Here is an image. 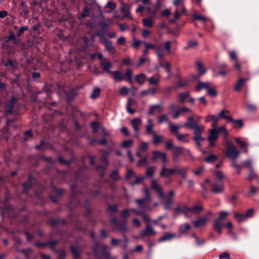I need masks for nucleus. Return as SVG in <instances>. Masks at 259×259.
<instances>
[{
  "label": "nucleus",
  "instance_id": "obj_50",
  "mask_svg": "<svg viewBox=\"0 0 259 259\" xmlns=\"http://www.w3.org/2000/svg\"><path fill=\"white\" fill-rule=\"evenodd\" d=\"M137 165L138 166H147L148 165V160L146 157H144V158L141 159L137 163Z\"/></svg>",
  "mask_w": 259,
  "mask_h": 259
},
{
  "label": "nucleus",
  "instance_id": "obj_42",
  "mask_svg": "<svg viewBox=\"0 0 259 259\" xmlns=\"http://www.w3.org/2000/svg\"><path fill=\"white\" fill-rule=\"evenodd\" d=\"M234 216L237 220L239 223L243 222L246 219L245 214L243 215L237 212H234Z\"/></svg>",
  "mask_w": 259,
  "mask_h": 259
},
{
  "label": "nucleus",
  "instance_id": "obj_21",
  "mask_svg": "<svg viewBox=\"0 0 259 259\" xmlns=\"http://www.w3.org/2000/svg\"><path fill=\"white\" fill-rule=\"evenodd\" d=\"M154 124L153 123V121L151 119H148L147 120V125L146 126V131L147 134L148 135H152L153 133L155 132L154 131Z\"/></svg>",
  "mask_w": 259,
  "mask_h": 259
},
{
  "label": "nucleus",
  "instance_id": "obj_17",
  "mask_svg": "<svg viewBox=\"0 0 259 259\" xmlns=\"http://www.w3.org/2000/svg\"><path fill=\"white\" fill-rule=\"evenodd\" d=\"M174 153L172 154L173 159L177 161L181 154H184V148L182 147H174Z\"/></svg>",
  "mask_w": 259,
  "mask_h": 259
},
{
  "label": "nucleus",
  "instance_id": "obj_2",
  "mask_svg": "<svg viewBox=\"0 0 259 259\" xmlns=\"http://www.w3.org/2000/svg\"><path fill=\"white\" fill-rule=\"evenodd\" d=\"M226 156L232 160H236L240 154V151L236 149L235 145L229 140L226 141Z\"/></svg>",
  "mask_w": 259,
  "mask_h": 259
},
{
  "label": "nucleus",
  "instance_id": "obj_10",
  "mask_svg": "<svg viewBox=\"0 0 259 259\" xmlns=\"http://www.w3.org/2000/svg\"><path fill=\"white\" fill-rule=\"evenodd\" d=\"M153 156L152 158L153 161H155L157 158H160L164 163L167 162V159L165 153L161 152L159 151H154L153 152Z\"/></svg>",
  "mask_w": 259,
  "mask_h": 259
},
{
  "label": "nucleus",
  "instance_id": "obj_55",
  "mask_svg": "<svg viewBox=\"0 0 259 259\" xmlns=\"http://www.w3.org/2000/svg\"><path fill=\"white\" fill-rule=\"evenodd\" d=\"M167 116L165 114H161L158 117V121L159 123H162L167 121Z\"/></svg>",
  "mask_w": 259,
  "mask_h": 259
},
{
  "label": "nucleus",
  "instance_id": "obj_48",
  "mask_svg": "<svg viewBox=\"0 0 259 259\" xmlns=\"http://www.w3.org/2000/svg\"><path fill=\"white\" fill-rule=\"evenodd\" d=\"M252 161L250 159H247L243 162V165L246 168H247L248 169V170L253 169V167L252 166Z\"/></svg>",
  "mask_w": 259,
  "mask_h": 259
},
{
  "label": "nucleus",
  "instance_id": "obj_38",
  "mask_svg": "<svg viewBox=\"0 0 259 259\" xmlns=\"http://www.w3.org/2000/svg\"><path fill=\"white\" fill-rule=\"evenodd\" d=\"M152 136L153 138V142L154 144H158L161 142L163 139V137L161 136L157 135L156 133H153Z\"/></svg>",
  "mask_w": 259,
  "mask_h": 259
},
{
  "label": "nucleus",
  "instance_id": "obj_37",
  "mask_svg": "<svg viewBox=\"0 0 259 259\" xmlns=\"http://www.w3.org/2000/svg\"><path fill=\"white\" fill-rule=\"evenodd\" d=\"M153 17H150L149 18H144L143 20V26L144 27H151L153 25Z\"/></svg>",
  "mask_w": 259,
  "mask_h": 259
},
{
  "label": "nucleus",
  "instance_id": "obj_15",
  "mask_svg": "<svg viewBox=\"0 0 259 259\" xmlns=\"http://www.w3.org/2000/svg\"><path fill=\"white\" fill-rule=\"evenodd\" d=\"M224 186L222 182L215 183L212 185L211 191L214 193H221L223 192Z\"/></svg>",
  "mask_w": 259,
  "mask_h": 259
},
{
  "label": "nucleus",
  "instance_id": "obj_53",
  "mask_svg": "<svg viewBox=\"0 0 259 259\" xmlns=\"http://www.w3.org/2000/svg\"><path fill=\"white\" fill-rule=\"evenodd\" d=\"M198 45V42L196 41H190L187 47H186V49H193L196 47Z\"/></svg>",
  "mask_w": 259,
  "mask_h": 259
},
{
  "label": "nucleus",
  "instance_id": "obj_33",
  "mask_svg": "<svg viewBox=\"0 0 259 259\" xmlns=\"http://www.w3.org/2000/svg\"><path fill=\"white\" fill-rule=\"evenodd\" d=\"M210 84L211 83L208 82H199L196 87V90L197 91H200L202 89H205L206 90H207V89L208 88Z\"/></svg>",
  "mask_w": 259,
  "mask_h": 259
},
{
  "label": "nucleus",
  "instance_id": "obj_8",
  "mask_svg": "<svg viewBox=\"0 0 259 259\" xmlns=\"http://www.w3.org/2000/svg\"><path fill=\"white\" fill-rule=\"evenodd\" d=\"M209 219L207 217H202L197 219L196 221L193 222L195 227L200 228L205 226L209 222Z\"/></svg>",
  "mask_w": 259,
  "mask_h": 259
},
{
  "label": "nucleus",
  "instance_id": "obj_28",
  "mask_svg": "<svg viewBox=\"0 0 259 259\" xmlns=\"http://www.w3.org/2000/svg\"><path fill=\"white\" fill-rule=\"evenodd\" d=\"M176 237L175 234H171L168 232L165 233L163 236L161 237L159 240L158 241L159 242H164L166 240H170L173 238H175Z\"/></svg>",
  "mask_w": 259,
  "mask_h": 259
},
{
  "label": "nucleus",
  "instance_id": "obj_63",
  "mask_svg": "<svg viewBox=\"0 0 259 259\" xmlns=\"http://www.w3.org/2000/svg\"><path fill=\"white\" fill-rule=\"evenodd\" d=\"M229 54H230V59L233 61V63L234 62L238 61L235 52L232 51V52H230Z\"/></svg>",
  "mask_w": 259,
  "mask_h": 259
},
{
  "label": "nucleus",
  "instance_id": "obj_18",
  "mask_svg": "<svg viewBox=\"0 0 259 259\" xmlns=\"http://www.w3.org/2000/svg\"><path fill=\"white\" fill-rule=\"evenodd\" d=\"M100 64L105 72L109 74L111 73L112 71H110V69L112 67V64L110 61H108L107 59H105L104 61L100 62Z\"/></svg>",
  "mask_w": 259,
  "mask_h": 259
},
{
  "label": "nucleus",
  "instance_id": "obj_46",
  "mask_svg": "<svg viewBox=\"0 0 259 259\" xmlns=\"http://www.w3.org/2000/svg\"><path fill=\"white\" fill-rule=\"evenodd\" d=\"M196 65L197 70L200 73V75L204 74L206 73V70L203 68V65L200 62L197 61L196 63Z\"/></svg>",
  "mask_w": 259,
  "mask_h": 259
},
{
  "label": "nucleus",
  "instance_id": "obj_32",
  "mask_svg": "<svg viewBox=\"0 0 259 259\" xmlns=\"http://www.w3.org/2000/svg\"><path fill=\"white\" fill-rule=\"evenodd\" d=\"M156 92V90L155 88H149L146 90H143L141 92V97H144L148 95H154Z\"/></svg>",
  "mask_w": 259,
  "mask_h": 259
},
{
  "label": "nucleus",
  "instance_id": "obj_59",
  "mask_svg": "<svg viewBox=\"0 0 259 259\" xmlns=\"http://www.w3.org/2000/svg\"><path fill=\"white\" fill-rule=\"evenodd\" d=\"M189 92H185V93H181L179 94V97L181 98V102L184 103L185 101V100L186 98L189 97Z\"/></svg>",
  "mask_w": 259,
  "mask_h": 259
},
{
  "label": "nucleus",
  "instance_id": "obj_5",
  "mask_svg": "<svg viewBox=\"0 0 259 259\" xmlns=\"http://www.w3.org/2000/svg\"><path fill=\"white\" fill-rule=\"evenodd\" d=\"M192 129H193L194 131L193 139H196L197 140H198V139H202V138H204L201 136V134L204 130V125H203L202 124H198L193 126Z\"/></svg>",
  "mask_w": 259,
  "mask_h": 259
},
{
  "label": "nucleus",
  "instance_id": "obj_44",
  "mask_svg": "<svg viewBox=\"0 0 259 259\" xmlns=\"http://www.w3.org/2000/svg\"><path fill=\"white\" fill-rule=\"evenodd\" d=\"M218 158L217 155L214 154H210L208 157L204 159V161L208 163H212L216 160Z\"/></svg>",
  "mask_w": 259,
  "mask_h": 259
},
{
  "label": "nucleus",
  "instance_id": "obj_30",
  "mask_svg": "<svg viewBox=\"0 0 259 259\" xmlns=\"http://www.w3.org/2000/svg\"><path fill=\"white\" fill-rule=\"evenodd\" d=\"M2 47L4 49L7 51V54L8 55L13 54L15 53V51L12 48V46L8 44V40L5 41Z\"/></svg>",
  "mask_w": 259,
  "mask_h": 259
},
{
  "label": "nucleus",
  "instance_id": "obj_3",
  "mask_svg": "<svg viewBox=\"0 0 259 259\" xmlns=\"http://www.w3.org/2000/svg\"><path fill=\"white\" fill-rule=\"evenodd\" d=\"M145 198L143 199H136L135 201L138 204L139 207L144 210H150L152 207L149 206L148 204L151 200L150 193L148 189L146 187L144 190Z\"/></svg>",
  "mask_w": 259,
  "mask_h": 259
},
{
  "label": "nucleus",
  "instance_id": "obj_6",
  "mask_svg": "<svg viewBox=\"0 0 259 259\" xmlns=\"http://www.w3.org/2000/svg\"><path fill=\"white\" fill-rule=\"evenodd\" d=\"M132 127L135 131V136L136 137H139V126L142 123V120L140 118H135L131 121Z\"/></svg>",
  "mask_w": 259,
  "mask_h": 259
},
{
  "label": "nucleus",
  "instance_id": "obj_25",
  "mask_svg": "<svg viewBox=\"0 0 259 259\" xmlns=\"http://www.w3.org/2000/svg\"><path fill=\"white\" fill-rule=\"evenodd\" d=\"M156 110L158 113H161L163 110V107L161 105H154L150 107V109L148 111L150 115L154 114V111Z\"/></svg>",
  "mask_w": 259,
  "mask_h": 259
},
{
  "label": "nucleus",
  "instance_id": "obj_39",
  "mask_svg": "<svg viewBox=\"0 0 259 259\" xmlns=\"http://www.w3.org/2000/svg\"><path fill=\"white\" fill-rule=\"evenodd\" d=\"M235 140L236 142L240 145V147H241V148L245 147V149L244 150V152L245 153H247L248 152V149L247 148V146H248L247 144L245 142L241 140V139L239 138H236L235 139Z\"/></svg>",
  "mask_w": 259,
  "mask_h": 259
},
{
  "label": "nucleus",
  "instance_id": "obj_58",
  "mask_svg": "<svg viewBox=\"0 0 259 259\" xmlns=\"http://www.w3.org/2000/svg\"><path fill=\"white\" fill-rule=\"evenodd\" d=\"M147 10L149 14L151 17H154V16L156 14L158 8L156 9H153L150 7H147Z\"/></svg>",
  "mask_w": 259,
  "mask_h": 259
},
{
  "label": "nucleus",
  "instance_id": "obj_1",
  "mask_svg": "<svg viewBox=\"0 0 259 259\" xmlns=\"http://www.w3.org/2000/svg\"><path fill=\"white\" fill-rule=\"evenodd\" d=\"M108 246L104 244L100 245L96 242L93 247L94 255L98 259H110L109 252L107 250Z\"/></svg>",
  "mask_w": 259,
  "mask_h": 259
},
{
  "label": "nucleus",
  "instance_id": "obj_19",
  "mask_svg": "<svg viewBox=\"0 0 259 259\" xmlns=\"http://www.w3.org/2000/svg\"><path fill=\"white\" fill-rule=\"evenodd\" d=\"M197 121L195 120L193 116H190L188 117L187 122H185L184 126L187 128H192L193 126L198 124Z\"/></svg>",
  "mask_w": 259,
  "mask_h": 259
},
{
  "label": "nucleus",
  "instance_id": "obj_36",
  "mask_svg": "<svg viewBox=\"0 0 259 259\" xmlns=\"http://www.w3.org/2000/svg\"><path fill=\"white\" fill-rule=\"evenodd\" d=\"M156 54L159 60H162L163 59L164 54L162 52V47L161 45L156 46L155 49Z\"/></svg>",
  "mask_w": 259,
  "mask_h": 259
},
{
  "label": "nucleus",
  "instance_id": "obj_56",
  "mask_svg": "<svg viewBox=\"0 0 259 259\" xmlns=\"http://www.w3.org/2000/svg\"><path fill=\"white\" fill-rule=\"evenodd\" d=\"M257 177V175L254 172L253 169L249 170V172L247 176V179L250 181L252 180L253 179Z\"/></svg>",
  "mask_w": 259,
  "mask_h": 259
},
{
  "label": "nucleus",
  "instance_id": "obj_41",
  "mask_svg": "<svg viewBox=\"0 0 259 259\" xmlns=\"http://www.w3.org/2000/svg\"><path fill=\"white\" fill-rule=\"evenodd\" d=\"M207 93L211 97H215L217 95L215 89L212 87L211 84L206 90Z\"/></svg>",
  "mask_w": 259,
  "mask_h": 259
},
{
  "label": "nucleus",
  "instance_id": "obj_27",
  "mask_svg": "<svg viewBox=\"0 0 259 259\" xmlns=\"http://www.w3.org/2000/svg\"><path fill=\"white\" fill-rule=\"evenodd\" d=\"M247 78H243L242 77L239 78L235 85L234 90L236 91H239L242 85L247 80Z\"/></svg>",
  "mask_w": 259,
  "mask_h": 259
},
{
  "label": "nucleus",
  "instance_id": "obj_64",
  "mask_svg": "<svg viewBox=\"0 0 259 259\" xmlns=\"http://www.w3.org/2000/svg\"><path fill=\"white\" fill-rule=\"evenodd\" d=\"M230 254L227 252H224L220 254L219 259H230Z\"/></svg>",
  "mask_w": 259,
  "mask_h": 259
},
{
  "label": "nucleus",
  "instance_id": "obj_12",
  "mask_svg": "<svg viewBox=\"0 0 259 259\" xmlns=\"http://www.w3.org/2000/svg\"><path fill=\"white\" fill-rule=\"evenodd\" d=\"M186 13V9L185 7H183V9L181 11H179L178 9H176L174 13L175 18L174 19H169V22L171 24L176 23L177 21L180 18L182 15L185 14Z\"/></svg>",
  "mask_w": 259,
  "mask_h": 259
},
{
  "label": "nucleus",
  "instance_id": "obj_47",
  "mask_svg": "<svg viewBox=\"0 0 259 259\" xmlns=\"http://www.w3.org/2000/svg\"><path fill=\"white\" fill-rule=\"evenodd\" d=\"M189 136V135L187 134H177V137L179 141L184 142H188V140L187 139V138Z\"/></svg>",
  "mask_w": 259,
  "mask_h": 259
},
{
  "label": "nucleus",
  "instance_id": "obj_57",
  "mask_svg": "<svg viewBox=\"0 0 259 259\" xmlns=\"http://www.w3.org/2000/svg\"><path fill=\"white\" fill-rule=\"evenodd\" d=\"M172 204V199H167L164 203V206L165 209H169L171 208Z\"/></svg>",
  "mask_w": 259,
  "mask_h": 259
},
{
  "label": "nucleus",
  "instance_id": "obj_49",
  "mask_svg": "<svg viewBox=\"0 0 259 259\" xmlns=\"http://www.w3.org/2000/svg\"><path fill=\"white\" fill-rule=\"evenodd\" d=\"M156 167L154 166H151L148 168L146 172V175L147 177H151L154 174Z\"/></svg>",
  "mask_w": 259,
  "mask_h": 259
},
{
  "label": "nucleus",
  "instance_id": "obj_16",
  "mask_svg": "<svg viewBox=\"0 0 259 259\" xmlns=\"http://www.w3.org/2000/svg\"><path fill=\"white\" fill-rule=\"evenodd\" d=\"M203 207L199 205H194L192 207H187L188 217L192 214H197L202 210Z\"/></svg>",
  "mask_w": 259,
  "mask_h": 259
},
{
  "label": "nucleus",
  "instance_id": "obj_23",
  "mask_svg": "<svg viewBox=\"0 0 259 259\" xmlns=\"http://www.w3.org/2000/svg\"><path fill=\"white\" fill-rule=\"evenodd\" d=\"M105 46V49L107 51L113 53L115 52V49L113 46L112 45L111 41L108 40L106 38H104L103 41Z\"/></svg>",
  "mask_w": 259,
  "mask_h": 259
},
{
  "label": "nucleus",
  "instance_id": "obj_45",
  "mask_svg": "<svg viewBox=\"0 0 259 259\" xmlns=\"http://www.w3.org/2000/svg\"><path fill=\"white\" fill-rule=\"evenodd\" d=\"M168 125L170 128V131L171 133L176 134H178V131L180 128V126L175 124H172L171 122L168 123Z\"/></svg>",
  "mask_w": 259,
  "mask_h": 259
},
{
  "label": "nucleus",
  "instance_id": "obj_35",
  "mask_svg": "<svg viewBox=\"0 0 259 259\" xmlns=\"http://www.w3.org/2000/svg\"><path fill=\"white\" fill-rule=\"evenodd\" d=\"M148 80L150 85H157L160 82V76L159 75L152 76L149 78Z\"/></svg>",
  "mask_w": 259,
  "mask_h": 259
},
{
  "label": "nucleus",
  "instance_id": "obj_7",
  "mask_svg": "<svg viewBox=\"0 0 259 259\" xmlns=\"http://www.w3.org/2000/svg\"><path fill=\"white\" fill-rule=\"evenodd\" d=\"M131 6L124 3H121L120 10L124 14V17L129 19H132V16L130 13V10L131 9Z\"/></svg>",
  "mask_w": 259,
  "mask_h": 259
},
{
  "label": "nucleus",
  "instance_id": "obj_29",
  "mask_svg": "<svg viewBox=\"0 0 259 259\" xmlns=\"http://www.w3.org/2000/svg\"><path fill=\"white\" fill-rule=\"evenodd\" d=\"M218 138V134L217 129H210L209 135L207 138L208 141H215Z\"/></svg>",
  "mask_w": 259,
  "mask_h": 259
},
{
  "label": "nucleus",
  "instance_id": "obj_40",
  "mask_svg": "<svg viewBox=\"0 0 259 259\" xmlns=\"http://www.w3.org/2000/svg\"><path fill=\"white\" fill-rule=\"evenodd\" d=\"M100 95V89L98 87L94 88L92 94L91 95V98L93 99H96L99 97Z\"/></svg>",
  "mask_w": 259,
  "mask_h": 259
},
{
  "label": "nucleus",
  "instance_id": "obj_24",
  "mask_svg": "<svg viewBox=\"0 0 259 259\" xmlns=\"http://www.w3.org/2000/svg\"><path fill=\"white\" fill-rule=\"evenodd\" d=\"M187 207L177 206L174 210V214L177 216L180 213H183L186 217H188Z\"/></svg>",
  "mask_w": 259,
  "mask_h": 259
},
{
  "label": "nucleus",
  "instance_id": "obj_11",
  "mask_svg": "<svg viewBox=\"0 0 259 259\" xmlns=\"http://www.w3.org/2000/svg\"><path fill=\"white\" fill-rule=\"evenodd\" d=\"M175 174L174 167L172 168H167L165 165H163L160 172V176L168 178L169 176Z\"/></svg>",
  "mask_w": 259,
  "mask_h": 259
},
{
  "label": "nucleus",
  "instance_id": "obj_43",
  "mask_svg": "<svg viewBox=\"0 0 259 259\" xmlns=\"http://www.w3.org/2000/svg\"><path fill=\"white\" fill-rule=\"evenodd\" d=\"M134 143V142L132 140L123 141L120 144V147L122 148H128L131 147Z\"/></svg>",
  "mask_w": 259,
  "mask_h": 259
},
{
  "label": "nucleus",
  "instance_id": "obj_34",
  "mask_svg": "<svg viewBox=\"0 0 259 259\" xmlns=\"http://www.w3.org/2000/svg\"><path fill=\"white\" fill-rule=\"evenodd\" d=\"M135 79L138 83L142 85L146 81V76L143 73L139 74L135 76Z\"/></svg>",
  "mask_w": 259,
  "mask_h": 259
},
{
  "label": "nucleus",
  "instance_id": "obj_60",
  "mask_svg": "<svg viewBox=\"0 0 259 259\" xmlns=\"http://www.w3.org/2000/svg\"><path fill=\"white\" fill-rule=\"evenodd\" d=\"M170 66H171V65H170V62H166L165 63V64L164 65V68H165L166 72L168 74V78H169L170 77V76H171Z\"/></svg>",
  "mask_w": 259,
  "mask_h": 259
},
{
  "label": "nucleus",
  "instance_id": "obj_26",
  "mask_svg": "<svg viewBox=\"0 0 259 259\" xmlns=\"http://www.w3.org/2000/svg\"><path fill=\"white\" fill-rule=\"evenodd\" d=\"M111 74L115 81H121L124 79V75L119 71H112Z\"/></svg>",
  "mask_w": 259,
  "mask_h": 259
},
{
  "label": "nucleus",
  "instance_id": "obj_14",
  "mask_svg": "<svg viewBox=\"0 0 259 259\" xmlns=\"http://www.w3.org/2000/svg\"><path fill=\"white\" fill-rule=\"evenodd\" d=\"M175 174H178L182 176L183 178H186L187 172V168L186 167H182L178 165L174 166Z\"/></svg>",
  "mask_w": 259,
  "mask_h": 259
},
{
  "label": "nucleus",
  "instance_id": "obj_61",
  "mask_svg": "<svg viewBox=\"0 0 259 259\" xmlns=\"http://www.w3.org/2000/svg\"><path fill=\"white\" fill-rule=\"evenodd\" d=\"M214 172L219 180H222L224 178V175L221 171L217 170Z\"/></svg>",
  "mask_w": 259,
  "mask_h": 259
},
{
  "label": "nucleus",
  "instance_id": "obj_62",
  "mask_svg": "<svg viewBox=\"0 0 259 259\" xmlns=\"http://www.w3.org/2000/svg\"><path fill=\"white\" fill-rule=\"evenodd\" d=\"M83 12L81 14V17L82 18H85L88 17L90 15V10L87 7H85L83 9Z\"/></svg>",
  "mask_w": 259,
  "mask_h": 259
},
{
  "label": "nucleus",
  "instance_id": "obj_31",
  "mask_svg": "<svg viewBox=\"0 0 259 259\" xmlns=\"http://www.w3.org/2000/svg\"><path fill=\"white\" fill-rule=\"evenodd\" d=\"M191 228V226L188 224H184L180 226L179 228V231L181 234H184L187 233Z\"/></svg>",
  "mask_w": 259,
  "mask_h": 259
},
{
  "label": "nucleus",
  "instance_id": "obj_51",
  "mask_svg": "<svg viewBox=\"0 0 259 259\" xmlns=\"http://www.w3.org/2000/svg\"><path fill=\"white\" fill-rule=\"evenodd\" d=\"M116 4L114 2L109 1L106 4V6H105V8L110 9L112 10H113L116 8Z\"/></svg>",
  "mask_w": 259,
  "mask_h": 259
},
{
  "label": "nucleus",
  "instance_id": "obj_54",
  "mask_svg": "<svg viewBox=\"0 0 259 259\" xmlns=\"http://www.w3.org/2000/svg\"><path fill=\"white\" fill-rule=\"evenodd\" d=\"M231 122L234 123V127L241 128L243 125V122L241 120H233V121H232Z\"/></svg>",
  "mask_w": 259,
  "mask_h": 259
},
{
  "label": "nucleus",
  "instance_id": "obj_4",
  "mask_svg": "<svg viewBox=\"0 0 259 259\" xmlns=\"http://www.w3.org/2000/svg\"><path fill=\"white\" fill-rule=\"evenodd\" d=\"M229 214V213L228 211H221L219 213V217L213 222V229L220 235L222 233V228L224 225L223 220L225 219Z\"/></svg>",
  "mask_w": 259,
  "mask_h": 259
},
{
  "label": "nucleus",
  "instance_id": "obj_20",
  "mask_svg": "<svg viewBox=\"0 0 259 259\" xmlns=\"http://www.w3.org/2000/svg\"><path fill=\"white\" fill-rule=\"evenodd\" d=\"M185 112L192 113V111L190 109L186 107L181 108L172 114V118L177 119L181 114Z\"/></svg>",
  "mask_w": 259,
  "mask_h": 259
},
{
  "label": "nucleus",
  "instance_id": "obj_52",
  "mask_svg": "<svg viewBox=\"0 0 259 259\" xmlns=\"http://www.w3.org/2000/svg\"><path fill=\"white\" fill-rule=\"evenodd\" d=\"M71 252L75 258H78L79 257V254L77 248L74 246H72L71 247Z\"/></svg>",
  "mask_w": 259,
  "mask_h": 259
},
{
  "label": "nucleus",
  "instance_id": "obj_9",
  "mask_svg": "<svg viewBox=\"0 0 259 259\" xmlns=\"http://www.w3.org/2000/svg\"><path fill=\"white\" fill-rule=\"evenodd\" d=\"M156 234V231L150 225H147L145 230L142 231L140 234L141 237L145 236H155Z\"/></svg>",
  "mask_w": 259,
  "mask_h": 259
},
{
  "label": "nucleus",
  "instance_id": "obj_13",
  "mask_svg": "<svg viewBox=\"0 0 259 259\" xmlns=\"http://www.w3.org/2000/svg\"><path fill=\"white\" fill-rule=\"evenodd\" d=\"M151 188L156 191L159 197L162 198L164 197V195L162 189L157 184L155 180H152L151 181Z\"/></svg>",
  "mask_w": 259,
  "mask_h": 259
},
{
  "label": "nucleus",
  "instance_id": "obj_22",
  "mask_svg": "<svg viewBox=\"0 0 259 259\" xmlns=\"http://www.w3.org/2000/svg\"><path fill=\"white\" fill-rule=\"evenodd\" d=\"M229 113V111L228 110H222L218 114V116H217L218 119L219 118H224L227 119L228 121L230 122L233 121V119L231 116H228L226 114Z\"/></svg>",
  "mask_w": 259,
  "mask_h": 259
}]
</instances>
